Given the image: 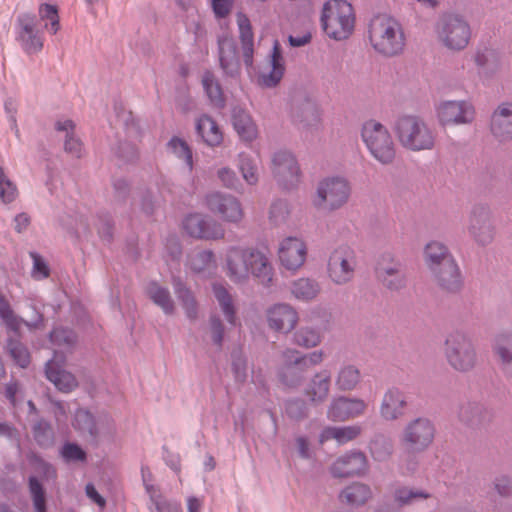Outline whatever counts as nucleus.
Wrapping results in <instances>:
<instances>
[{
    "label": "nucleus",
    "instance_id": "1",
    "mask_svg": "<svg viewBox=\"0 0 512 512\" xmlns=\"http://www.w3.org/2000/svg\"><path fill=\"white\" fill-rule=\"evenodd\" d=\"M222 270L234 284H246L253 278L268 287L275 275L269 252L249 245L228 247L222 258Z\"/></svg>",
    "mask_w": 512,
    "mask_h": 512
},
{
    "label": "nucleus",
    "instance_id": "2",
    "mask_svg": "<svg viewBox=\"0 0 512 512\" xmlns=\"http://www.w3.org/2000/svg\"><path fill=\"white\" fill-rule=\"evenodd\" d=\"M53 358L46 364V376L55 387L62 392L74 390L78 383L75 376L62 369L66 354L70 353L75 345L76 336L72 330L55 328L50 333Z\"/></svg>",
    "mask_w": 512,
    "mask_h": 512
},
{
    "label": "nucleus",
    "instance_id": "3",
    "mask_svg": "<svg viewBox=\"0 0 512 512\" xmlns=\"http://www.w3.org/2000/svg\"><path fill=\"white\" fill-rule=\"evenodd\" d=\"M368 38L373 49L386 57L402 53L406 41L402 25L393 17L385 14L371 19Z\"/></svg>",
    "mask_w": 512,
    "mask_h": 512
},
{
    "label": "nucleus",
    "instance_id": "4",
    "mask_svg": "<svg viewBox=\"0 0 512 512\" xmlns=\"http://www.w3.org/2000/svg\"><path fill=\"white\" fill-rule=\"evenodd\" d=\"M321 25L325 34L334 40L348 39L355 28V13L345 0H329L322 8Z\"/></svg>",
    "mask_w": 512,
    "mask_h": 512
},
{
    "label": "nucleus",
    "instance_id": "5",
    "mask_svg": "<svg viewBox=\"0 0 512 512\" xmlns=\"http://www.w3.org/2000/svg\"><path fill=\"white\" fill-rule=\"evenodd\" d=\"M400 145L410 151L431 150L435 146L436 136L429 125L420 117L405 115L400 117L394 127Z\"/></svg>",
    "mask_w": 512,
    "mask_h": 512
},
{
    "label": "nucleus",
    "instance_id": "6",
    "mask_svg": "<svg viewBox=\"0 0 512 512\" xmlns=\"http://www.w3.org/2000/svg\"><path fill=\"white\" fill-rule=\"evenodd\" d=\"M351 191V185L346 178L328 176L317 183L311 203L316 210L331 213L348 203Z\"/></svg>",
    "mask_w": 512,
    "mask_h": 512
},
{
    "label": "nucleus",
    "instance_id": "7",
    "mask_svg": "<svg viewBox=\"0 0 512 512\" xmlns=\"http://www.w3.org/2000/svg\"><path fill=\"white\" fill-rule=\"evenodd\" d=\"M362 141L372 158L382 165H391L397 156V147L388 128L376 120L366 121L361 129Z\"/></svg>",
    "mask_w": 512,
    "mask_h": 512
},
{
    "label": "nucleus",
    "instance_id": "8",
    "mask_svg": "<svg viewBox=\"0 0 512 512\" xmlns=\"http://www.w3.org/2000/svg\"><path fill=\"white\" fill-rule=\"evenodd\" d=\"M282 358L280 381L287 387H297L302 382L305 371L323 361L324 353L318 350L301 355L296 350L287 349L283 352Z\"/></svg>",
    "mask_w": 512,
    "mask_h": 512
},
{
    "label": "nucleus",
    "instance_id": "9",
    "mask_svg": "<svg viewBox=\"0 0 512 512\" xmlns=\"http://www.w3.org/2000/svg\"><path fill=\"white\" fill-rule=\"evenodd\" d=\"M449 365L460 372L473 369L477 363V353L470 337L459 330L451 332L445 341L444 350Z\"/></svg>",
    "mask_w": 512,
    "mask_h": 512
},
{
    "label": "nucleus",
    "instance_id": "10",
    "mask_svg": "<svg viewBox=\"0 0 512 512\" xmlns=\"http://www.w3.org/2000/svg\"><path fill=\"white\" fill-rule=\"evenodd\" d=\"M436 35L443 46L450 50L464 49L471 38V28L457 15H445L436 24Z\"/></svg>",
    "mask_w": 512,
    "mask_h": 512
},
{
    "label": "nucleus",
    "instance_id": "11",
    "mask_svg": "<svg viewBox=\"0 0 512 512\" xmlns=\"http://www.w3.org/2000/svg\"><path fill=\"white\" fill-rule=\"evenodd\" d=\"M434 436L433 424L426 418H417L405 426L400 436V443L409 453H418L432 444Z\"/></svg>",
    "mask_w": 512,
    "mask_h": 512
},
{
    "label": "nucleus",
    "instance_id": "12",
    "mask_svg": "<svg viewBox=\"0 0 512 512\" xmlns=\"http://www.w3.org/2000/svg\"><path fill=\"white\" fill-rule=\"evenodd\" d=\"M204 203L210 212L224 222L238 224L244 218L240 200L231 194L212 192L205 196Z\"/></svg>",
    "mask_w": 512,
    "mask_h": 512
},
{
    "label": "nucleus",
    "instance_id": "13",
    "mask_svg": "<svg viewBox=\"0 0 512 512\" xmlns=\"http://www.w3.org/2000/svg\"><path fill=\"white\" fill-rule=\"evenodd\" d=\"M355 269L356 258L349 247H339L329 256L327 274L334 284L344 285L352 281Z\"/></svg>",
    "mask_w": 512,
    "mask_h": 512
},
{
    "label": "nucleus",
    "instance_id": "14",
    "mask_svg": "<svg viewBox=\"0 0 512 512\" xmlns=\"http://www.w3.org/2000/svg\"><path fill=\"white\" fill-rule=\"evenodd\" d=\"M271 171L279 185L286 189L293 188L300 182V168L295 157L286 150L273 154Z\"/></svg>",
    "mask_w": 512,
    "mask_h": 512
},
{
    "label": "nucleus",
    "instance_id": "15",
    "mask_svg": "<svg viewBox=\"0 0 512 512\" xmlns=\"http://www.w3.org/2000/svg\"><path fill=\"white\" fill-rule=\"evenodd\" d=\"M182 226L189 236L196 239L218 240L225 235V230L220 223L201 213L186 216Z\"/></svg>",
    "mask_w": 512,
    "mask_h": 512
},
{
    "label": "nucleus",
    "instance_id": "16",
    "mask_svg": "<svg viewBox=\"0 0 512 512\" xmlns=\"http://www.w3.org/2000/svg\"><path fill=\"white\" fill-rule=\"evenodd\" d=\"M436 113L442 126L469 124L475 118L473 105L464 100L443 101L437 106Z\"/></svg>",
    "mask_w": 512,
    "mask_h": 512
},
{
    "label": "nucleus",
    "instance_id": "17",
    "mask_svg": "<svg viewBox=\"0 0 512 512\" xmlns=\"http://www.w3.org/2000/svg\"><path fill=\"white\" fill-rule=\"evenodd\" d=\"M277 256L284 269L296 272L306 261L307 245L299 237H286L279 242Z\"/></svg>",
    "mask_w": 512,
    "mask_h": 512
},
{
    "label": "nucleus",
    "instance_id": "18",
    "mask_svg": "<svg viewBox=\"0 0 512 512\" xmlns=\"http://www.w3.org/2000/svg\"><path fill=\"white\" fill-rule=\"evenodd\" d=\"M377 279L391 291L405 287L406 278L401 264L390 255H383L376 267Z\"/></svg>",
    "mask_w": 512,
    "mask_h": 512
},
{
    "label": "nucleus",
    "instance_id": "19",
    "mask_svg": "<svg viewBox=\"0 0 512 512\" xmlns=\"http://www.w3.org/2000/svg\"><path fill=\"white\" fill-rule=\"evenodd\" d=\"M268 326L281 333L291 332L298 323V313L294 307L287 303H278L270 306L266 311Z\"/></svg>",
    "mask_w": 512,
    "mask_h": 512
},
{
    "label": "nucleus",
    "instance_id": "20",
    "mask_svg": "<svg viewBox=\"0 0 512 512\" xmlns=\"http://www.w3.org/2000/svg\"><path fill=\"white\" fill-rule=\"evenodd\" d=\"M367 404L359 398L338 397L332 400L327 409V418L333 422H343L364 414Z\"/></svg>",
    "mask_w": 512,
    "mask_h": 512
},
{
    "label": "nucleus",
    "instance_id": "21",
    "mask_svg": "<svg viewBox=\"0 0 512 512\" xmlns=\"http://www.w3.org/2000/svg\"><path fill=\"white\" fill-rule=\"evenodd\" d=\"M366 456L361 452H350L339 457L330 467L334 477L344 478L360 475L367 470Z\"/></svg>",
    "mask_w": 512,
    "mask_h": 512
},
{
    "label": "nucleus",
    "instance_id": "22",
    "mask_svg": "<svg viewBox=\"0 0 512 512\" xmlns=\"http://www.w3.org/2000/svg\"><path fill=\"white\" fill-rule=\"evenodd\" d=\"M490 130L499 142L512 140V103H502L494 110Z\"/></svg>",
    "mask_w": 512,
    "mask_h": 512
},
{
    "label": "nucleus",
    "instance_id": "23",
    "mask_svg": "<svg viewBox=\"0 0 512 512\" xmlns=\"http://www.w3.org/2000/svg\"><path fill=\"white\" fill-rule=\"evenodd\" d=\"M468 230L480 244L489 243L493 238V228L489 213L485 208H475L470 217Z\"/></svg>",
    "mask_w": 512,
    "mask_h": 512
},
{
    "label": "nucleus",
    "instance_id": "24",
    "mask_svg": "<svg viewBox=\"0 0 512 512\" xmlns=\"http://www.w3.org/2000/svg\"><path fill=\"white\" fill-rule=\"evenodd\" d=\"M407 406L406 396L397 388L389 389L383 396L380 415L385 420H396L402 417Z\"/></svg>",
    "mask_w": 512,
    "mask_h": 512
},
{
    "label": "nucleus",
    "instance_id": "25",
    "mask_svg": "<svg viewBox=\"0 0 512 512\" xmlns=\"http://www.w3.org/2000/svg\"><path fill=\"white\" fill-rule=\"evenodd\" d=\"M20 33L19 40L22 48L27 54H36L43 48V38L35 30L34 17L24 15L19 19Z\"/></svg>",
    "mask_w": 512,
    "mask_h": 512
},
{
    "label": "nucleus",
    "instance_id": "26",
    "mask_svg": "<svg viewBox=\"0 0 512 512\" xmlns=\"http://www.w3.org/2000/svg\"><path fill=\"white\" fill-rule=\"evenodd\" d=\"M219 62L223 72L231 77L239 74L240 61L235 41L230 37L219 39Z\"/></svg>",
    "mask_w": 512,
    "mask_h": 512
},
{
    "label": "nucleus",
    "instance_id": "27",
    "mask_svg": "<svg viewBox=\"0 0 512 512\" xmlns=\"http://www.w3.org/2000/svg\"><path fill=\"white\" fill-rule=\"evenodd\" d=\"M327 328L328 321L326 319L319 321L311 319L309 325L301 327L294 334L295 343L304 348L316 347L321 343L323 333Z\"/></svg>",
    "mask_w": 512,
    "mask_h": 512
},
{
    "label": "nucleus",
    "instance_id": "28",
    "mask_svg": "<svg viewBox=\"0 0 512 512\" xmlns=\"http://www.w3.org/2000/svg\"><path fill=\"white\" fill-rule=\"evenodd\" d=\"M331 377L326 370L316 373L307 383L304 394L308 400L315 404H321L326 401L330 394Z\"/></svg>",
    "mask_w": 512,
    "mask_h": 512
},
{
    "label": "nucleus",
    "instance_id": "29",
    "mask_svg": "<svg viewBox=\"0 0 512 512\" xmlns=\"http://www.w3.org/2000/svg\"><path fill=\"white\" fill-rule=\"evenodd\" d=\"M269 65L270 71L262 72L259 76L258 82L262 87L272 88L279 84L285 71L284 59L278 42H275L273 46Z\"/></svg>",
    "mask_w": 512,
    "mask_h": 512
},
{
    "label": "nucleus",
    "instance_id": "30",
    "mask_svg": "<svg viewBox=\"0 0 512 512\" xmlns=\"http://www.w3.org/2000/svg\"><path fill=\"white\" fill-rule=\"evenodd\" d=\"M232 124L239 137L246 142L256 139L258 129L250 114L241 108L232 112Z\"/></svg>",
    "mask_w": 512,
    "mask_h": 512
},
{
    "label": "nucleus",
    "instance_id": "31",
    "mask_svg": "<svg viewBox=\"0 0 512 512\" xmlns=\"http://www.w3.org/2000/svg\"><path fill=\"white\" fill-rule=\"evenodd\" d=\"M372 498V491L366 484L354 482L345 487L339 494V501L352 507L366 504Z\"/></svg>",
    "mask_w": 512,
    "mask_h": 512
},
{
    "label": "nucleus",
    "instance_id": "32",
    "mask_svg": "<svg viewBox=\"0 0 512 512\" xmlns=\"http://www.w3.org/2000/svg\"><path fill=\"white\" fill-rule=\"evenodd\" d=\"M439 285L447 291H456L461 285L460 272L453 259L446 260L444 265L433 271Z\"/></svg>",
    "mask_w": 512,
    "mask_h": 512
},
{
    "label": "nucleus",
    "instance_id": "33",
    "mask_svg": "<svg viewBox=\"0 0 512 512\" xmlns=\"http://www.w3.org/2000/svg\"><path fill=\"white\" fill-rule=\"evenodd\" d=\"M361 433V427L358 425L343 427H326L319 435V443L324 444L327 441L335 440L342 445L357 438Z\"/></svg>",
    "mask_w": 512,
    "mask_h": 512
},
{
    "label": "nucleus",
    "instance_id": "34",
    "mask_svg": "<svg viewBox=\"0 0 512 512\" xmlns=\"http://www.w3.org/2000/svg\"><path fill=\"white\" fill-rule=\"evenodd\" d=\"M237 24L240 32V39L242 42L243 59L247 67L253 64V31L249 18L243 14L238 13Z\"/></svg>",
    "mask_w": 512,
    "mask_h": 512
},
{
    "label": "nucleus",
    "instance_id": "35",
    "mask_svg": "<svg viewBox=\"0 0 512 512\" xmlns=\"http://www.w3.org/2000/svg\"><path fill=\"white\" fill-rule=\"evenodd\" d=\"M196 129L203 141L211 147L218 146L223 141V133L219 125L207 115H202L197 120Z\"/></svg>",
    "mask_w": 512,
    "mask_h": 512
},
{
    "label": "nucleus",
    "instance_id": "36",
    "mask_svg": "<svg viewBox=\"0 0 512 512\" xmlns=\"http://www.w3.org/2000/svg\"><path fill=\"white\" fill-rule=\"evenodd\" d=\"M361 378V372L357 366L344 364L336 374L335 385L340 391H352L359 385Z\"/></svg>",
    "mask_w": 512,
    "mask_h": 512
},
{
    "label": "nucleus",
    "instance_id": "37",
    "mask_svg": "<svg viewBox=\"0 0 512 512\" xmlns=\"http://www.w3.org/2000/svg\"><path fill=\"white\" fill-rule=\"evenodd\" d=\"M424 259L426 265L433 272L444 265L446 260H451L452 258L445 245L437 241H432L425 247Z\"/></svg>",
    "mask_w": 512,
    "mask_h": 512
},
{
    "label": "nucleus",
    "instance_id": "38",
    "mask_svg": "<svg viewBox=\"0 0 512 512\" xmlns=\"http://www.w3.org/2000/svg\"><path fill=\"white\" fill-rule=\"evenodd\" d=\"M213 291L226 320L229 324L235 326L237 321L236 311L233 298L227 288L222 284H215L213 286Z\"/></svg>",
    "mask_w": 512,
    "mask_h": 512
},
{
    "label": "nucleus",
    "instance_id": "39",
    "mask_svg": "<svg viewBox=\"0 0 512 512\" xmlns=\"http://www.w3.org/2000/svg\"><path fill=\"white\" fill-rule=\"evenodd\" d=\"M147 294L149 298L159 306L164 313L172 314L174 312V303L168 289L160 286L156 282H152L147 286Z\"/></svg>",
    "mask_w": 512,
    "mask_h": 512
},
{
    "label": "nucleus",
    "instance_id": "40",
    "mask_svg": "<svg viewBox=\"0 0 512 512\" xmlns=\"http://www.w3.org/2000/svg\"><path fill=\"white\" fill-rule=\"evenodd\" d=\"M291 292L295 298L302 301H309L319 294L320 286L315 280L300 278L292 283Z\"/></svg>",
    "mask_w": 512,
    "mask_h": 512
},
{
    "label": "nucleus",
    "instance_id": "41",
    "mask_svg": "<svg viewBox=\"0 0 512 512\" xmlns=\"http://www.w3.org/2000/svg\"><path fill=\"white\" fill-rule=\"evenodd\" d=\"M238 168L247 184L256 185L258 183L259 169L254 158L246 154H240Z\"/></svg>",
    "mask_w": 512,
    "mask_h": 512
},
{
    "label": "nucleus",
    "instance_id": "42",
    "mask_svg": "<svg viewBox=\"0 0 512 512\" xmlns=\"http://www.w3.org/2000/svg\"><path fill=\"white\" fill-rule=\"evenodd\" d=\"M58 131H66L67 138L65 140V151L73 157L79 158L82 153V143L79 139L73 137L70 132L74 129V124L71 120L58 121L56 123Z\"/></svg>",
    "mask_w": 512,
    "mask_h": 512
},
{
    "label": "nucleus",
    "instance_id": "43",
    "mask_svg": "<svg viewBox=\"0 0 512 512\" xmlns=\"http://www.w3.org/2000/svg\"><path fill=\"white\" fill-rule=\"evenodd\" d=\"M494 354L504 364L512 362V334H500L495 339Z\"/></svg>",
    "mask_w": 512,
    "mask_h": 512
},
{
    "label": "nucleus",
    "instance_id": "44",
    "mask_svg": "<svg viewBox=\"0 0 512 512\" xmlns=\"http://www.w3.org/2000/svg\"><path fill=\"white\" fill-rule=\"evenodd\" d=\"M202 83L211 102L217 106H221L224 102L223 92L213 73L209 71L205 72Z\"/></svg>",
    "mask_w": 512,
    "mask_h": 512
},
{
    "label": "nucleus",
    "instance_id": "45",
    "mask_svg": "<svg viewBox=\"0 0 512 512\" xmlns=\"http://www.w3.org/2000/svg\"><path fill=\"white\" fill-rule=\"evenodd\" d=\"M430 495L422 490L399 487L394 491V500L400 505H408L420 499H427Z\"/></svg>",
    "mask_w": 512,
    "mask_h": 512
},
{
    "label": "nucleus",
    "instance_id": "46",
    "mask_svg": "<svg viewBox=\"0 0 512 512\" xmlns=\"http://www.w3.org/2000/svg\"><path fill=\"white\" fill-rule=\"evenodd\" d=\"M214 263V254L209 250L194 252L189 256V267L195 272L209 269Z\"/></svg>",
    "mask_w": 512,
    "mask_h": 512
},
{
    "label": "nucleus",
    "instance_id": "47",
    "mask_svg": "<svg viewBox=\"0 0 512 512\" xmlns=\"http://www.w3.org/2000/svg\"><path fill=\"white\" fill-rule=\"evenodd\" d=\"M73 426L83 434L94 436L96 425L93 416L87 410L79 409L74 418Z\"/></svg>",
    "mask_w": 512,
    "mask_h": 512
},
{
    "label": "nucleus",
    "instance_id": "48",
    "mask_svg": "<svg viewBox=\"0 0 512 512\" xmlns=\"http://www.w3.org/2000/svg\"><path fill=\"white\" fill-rule=\"evenodd\" d=\"M18 196L16 184L6 175L0 166V199L3 203H11Z\"/></svg>",
    "mask_w": 512,
    "mask_h": 512
},
{
    "label": "nucleus",
    "instance_id": "49",
    "mask_svg": "<svg viewBox=\"0 0 512 512\" xmlns=\"http://www.w3.org/2000/svg\"><path fill=\"white\" fill-rule=\"evenodd\" d=\"M168 147L170 148L173 154H175L178 158L184 160L189 170H192V151L184 140L178 137H174L169 141Z\"/></svg>",
    "mask_w": 512,
    "mask_h": 512
},
{
    "label": "nucleus",
    "instance_id": "50",
    "mask_svg": "<svg viewBox=\"0 0 512 512\" xmlns=\"http://www.w3.org/2000/svg\"><path fill=\"white\" fill-rule=\"evenodd\" d=\"M290 207L285 201H275L269 210V220L272 224L279 226L286 223L290 217Z\"/></svg>",
    "mask_w": 512,
    "mask_h": 512
},
{
    "label": "nucleus",
    "instance_id": "51",
    "mask_svg": "<svg viewBox=\"0 0 512 512\" xmlns=\"http://www.w3.org/2000/svg\"><path fill=\"white\" fill-rule=\"evenodd\" d=\"M39 16L42 20H48L50 23L45 27L50 33L56 34L60 29L59 15L56 6L50 4H42L39 7Z\"/></svg>",
    "mask_w": 512,
    "mask_h": 512
},
{
    "label": "nucleus",
    "instance_id": "52",
    "mask_svg": "<svg viewBox=\"0 0 512 512\" xmlns=\"http://www.w3.org/2000/svg\"><path fill=\"white\" fill-rule=\"evenodd\" d=\"M175 292L182 301L187 317L195 319L197 315L196 302L191 292L182 286L180 282L175 283Z\"/></svg>",
    "mask_w": 512,
    "mask_h": 512
},
{
    "label": "nucleus",
    "instance_id": "53",
    "mask_svg": "<svg viewBox=\"0 0 512 512\" xmlns=\"http://www.w3.org/2000/svg\"><path fill=\"white\" fill-rule=\"evenodd\" d=\"M8 349L11 357L20 367L26 368L29 365L30 354L22 343L11 340L8 343Z\"/></svg>",
    "mask_w": 512,
    "mask_h": 512
},
{
    "label": "nucleus",
    "instance_id": "54",
    "mask_svg": "<svg viewBox=\"0 0 512 512\" xmlns=\"http://www.w3.org/2000/svg\"><path fill=\"white\" fill-rule=\"evenodd\" d=\"M0 317L9 328L13 330L20 328L21 320L14 314L9 302L3 295H0Z\"/></svg>",
    "mask_w": 512,
    "mask_h": 512
},
{
    "label": "nucleus",
    "instance_id": "55",
    "mask_svg": "<svg viewBox=\"0 0 512 512\" xmlns=\"http://www.w3.org/2000/svg\"><path fill=\"white\" fill-rule=\"evenodd\" d=\"M29 488L33 498V503L36 512H46L45 495L42 485L35 477H31L29 480Z\"/></svg>",
    "mask_w": 512,
    "mask_h": 512
},
{
    "label": "nucleus",
    "instance_id": "56",
    "mask_svg": "<svg viewBox=\"0 0 512 512\" xmlns=\"http://www.w3.org/2000/svg\"><path fill=\"white\" fill-rule=\"evenodd\" d=\"M293 121L297 125L302 126V128H306L314 123H318L319 117L316 110L313 107H309L301 113L299 111L294 112Z\"/></svg>",
    "mask_w": 512,
    "mask_h": 512
},
{
    "label": "nucleus",
    "instance_id": "57",
    "mask_svg": "<svg viewBox=\"0 0 512 512\" xmlns=\"http://www.w3.org/2000/svg\"><path fill=\"white\" fill-rule=\"evenodd\" d=\"M34 437L40 445H47L52 441L53 432L51 426L46 421H39L35 424Z\"/></svg>",
    "mask_w": 512,
    "mask_h": 512
},
{
    "label": "nucleus",
    "instance_id": "58",
    "mask_svg": "<svg viewBox=\"0 0 512 512\" xmlns=\"http://www.w3.org/2000/svg\"><path fill=\"white\" fill-rule=\"evenodd\" d=\"M33 259V277L35 279H44L49 276V268L45 261L36 253H30Z\"/></svg>",
    "mask_w": 512,
    "mask_h": 512
},
{
    "label": "nucleus",
    "instance_id": "59",
    "mask_svg": "<svg viewBox=\"0 0 512 512\" xmlns=\"http://www.w3.org/2000/svg\"><path fill=\"white\" fill-rule=\"evenodd\" d=\"M211 338L215 345L221 347L224 338V328L219 318L210 319Z\"/></svg>",
    "mask_w": 512,
    "mask_h": 512
},
{
    "label": "nucleus",
    "instance_id": "60",
    "mask_svg": "<svg viewBox=\"0 0 512 512\" xmlns=\"http://www.w3.org/2000/svg\"><path fill=\"white\" fill-rule=\"evenodd\" d=\"M234 0H212V8L217 18H225L232 10Z\"/></svg>",
    "mask_w": 512,
    "mask_h": 512
},
{
    "label": "nucleus",
    "instance_id": "61",
    "mask_svg": "<svg viewBox=\"0 0 512 512\" xmlns=\"http://www.w3.org/2000/svg\"><path fill=\"white\" fill-rule=\"evenodd\" d=\"M62 455L66 460L85 459V452L75 444H66L62 449Z\"/></svg>",
    "mask_w": 512,
    "mask_h": 512
},
{
    "label": "nucleus",
    "instance_id": "62",
    "mask_svg": "<svg viewBox=\"0 0 512 512\" xmlns=\"http://www.w3.org/2000/svg\"><path fill=\"white\" fill-rule=\"evenodd\" d=\"M494 488L502 497H508L512 495V484L510 479L506 476L496 478Z\"/></svg>",
    "mask_w": 512,
    "mask_h": 512
},
{
    "label": "nucleus",
    "instance_id": "63",
    "mask_svg": "<svg viewBox=\"0 0 512 512\" xmlns=\"http://www.w3.org/2000/svg\"><path fill=\"white\" fill-rule=\"evenodd\" d=\"M219 180L222 184L227 188L234 187L236 183V174L235 172L227 167L221 168L217 172Z\"/></svg>",
    "mask_w": 512,
    "mask_h": 512
},
{
    "label": "nucleus",
    "instance_id": "64",
    "mask_svg": "<svg viewBox=\"0 0 512 512\" xmlns=\"http://www.w3.org/2000/svg\"><path fill=\"white\" fill-rule=\"evenodd\" d=\"M5 111L8 115V118H9V121H10V124H11V128L15 131L16 134L19 133V129H18V126H17V121H16V112H17V105L16 103L13 101V100H7L5 102Z\"/></svg>",
    "mask_w": 512,
    "mask_h": 512
}]
</instances>
